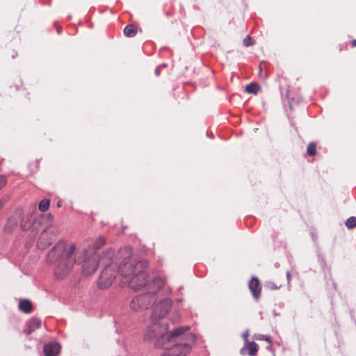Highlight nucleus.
Segmentation results:
<instances>
[{"label": "nucleus", "mask_w": 356, "mask_h": 356, "mask_svg": "<svg viewBox=\"0 0 356 356\" xmlns=\"http://www.w3.org/2000/svg\"><path fill=\"white\" fill-rule=\"evenodd\" d=\"M86 242L88 245L92 244L94 250H97L105 244L106 238L104 236H100L95 241L89 238L86 240Z\"/></svg>", "instance_id": "nucleus-14"}, {"label": "nucleus", "mask_w": 356, "mask_h": 356, "mask_svg": "<svg viewBox=\"0 0 356 356\" xmlns=\"http://www.w3.org/2000/svg\"><path fill=\"white\" fill-rule=\"evenodd\" d=\"M243 44L245 47H249L252 44V38L250 35H247L243 40Z\"/></svg>", "instance_id": "nucleus-23"}, {"label": "nucleus", "mask_w": 356, "mask_h": 356, "mask_svg": "<svg viewBox=\"0 0 356 356\" xmlns=\"http://www.w3.org/2000/svg\"><path fill=\"white\" fill-rule=\"evenodd\" d=\"M261 72H262V68H261V66L260 65L259 66V74L260 76H261Z\"/></svg>", "instance_id": "nucleus-28"}, {"label": "nucleus", "mask_w": 356, "mask_h": 356, "mask_svg": "<svg viewBox=\"0 0 356 356\" xmlns=\"http://www.w3.org/2000/svg\"><path fill=\"white\" fill-rule=\"evenodd\" d=\"M346 226L348 229H353L356 227V217L351 216L348 218L346 222Z\"/></svg>", "instance_id": "nucleus-21"}, {"label": "nucleus", "mask_w": 356, "mask_h": 356, "mask_svg": "<svg viewBox=\"0 0 356 356\" xmlns=\"http://www.w3.org/2000/svg\"><path fill=\"white\" fill-rule=\"evenodd\" d=\"M271 288H272L273 289H279V287H278V286H275V285H273V286H271Z\"/></svg>", "instance_id": "nucleus-30"}, {"label": "nucleus", "mask_w": 356, "mask_h": 356, "mask_svg": "<svg viewBox=\"0 0 356 356\" xmlns=\"http://www.w3.org/2000/svg\"><path fill=\"white\" fill-rule=\"evenodd\" d=\"M137 29L134 25H127L124 29V33L126 36L131 38L136 35Z\"/></svg>", "instance_id": "nucleus-17"}, {"label": "nucleus", "mask_w": 356, "mask_h": 356, "mask_svg": "<svg viewBox=\"0 0 356 356\" xmlns=\"http://www.w3.org/2000/svg\"><path fill=\"white\" fill-rule=\"evenodd\" d=\"M41 224V218L35 219L33 213H26L22 220L21 227L24 231L32 229L33 231H39V225Z\"/></svg>", "instance_id": "nucleus-9"}, {"label": "nucleus", "mask_w": 356, "mask_h": 356, "mask_svg": "<svg viewBox=\"0 0 356 356\" xmlns=\"http://www.w3.org/2000/svg\"><path fill=\"white\" fill-rule=\"evenodd\" d=\"M245 348L248 350V354L250 356H255L258 351V346L254 341L248 342L245 346Z\"/></svg>", "instance_id": "nucleus-16"}, {"label": "nucleus", "mask_w": 356, "mask_h": 356, "mask_svg": "<svg viewBox=\"0 0 356 356\" xmlns=\"http://www.w3.org/2000/svg\"><path fill=\"white\" fill-rule=\"evenodd\" d=\"M152 325L147 330L145 338L147 340L155 339V346L157 348L164 346V342H176L178 337L184 332L188 330V326L179 327L172 332L168 333V324L164 322L157 321L156 318H152Z\"/></svg>", "instance_id": "nucleus-4"}, {"label": "nucleus", "mask_w": 356, "mask_h": 356, "mask_svg": "<svg viewBox=\"0 0 356 356\" xmlns=\"http://www.w3.org/2000/svg\"><path fill=\"white\" fill-rule=\"evenodd\" d=\"M54 217L51 213L41 217V224L39 230H42L38 241V247L40 249H46L60 233L58 225L53 222Z\"/></svg>", "instance_id": "nucleus-5"}, {"label": "nucleus", "mask_w": 356, "mask_h": 356, "mask_svg": "<svg viewBox=\"0 0 356 356\" xmlns=\"http://www.w3.org/2000/svg\"><path fill=\"white\" fill-rule=\"evenodd\" d=\"M76 245L65 241L58 242L47 254V261L54 265V275L58 279L65 277L76 263L83 262V272L86 275L95 273L99 265L98 256L94 251L83 249L76 258Z\"/></svg>", "instance_id": "nucleus-1"}, {"label": "nucleus", "mask_w": 356, "mask_h": 356, "mask_svg": "<svg viewBox=\"0 0 356 356\" xmlns=\"http://www.w3.org/2000/svg\"><path fill=\"white\" fill-rule=\"evenodd\" d=\"M261 339H263V340L267 341L268 342H270L269 337H267V336H265V335H262L261 337Z\"/></svg>", "instance_id": "nucleus-25"}, {"label": "nucleus", "mask_w": 356, "mask_h": 356, "mask_svg": "<svg viewBox=\"0 0 356 356\" xmlns=\"http://www.w3.org/2000/svg\"><path fill=\"white\" fill-rule=\"evenodd\" d=\"M149 288L154 291L138 295L133 298L130 302V307L132 310L138 312L149 308L156 300L157 293L161 290L165 296H170L172 289L165 286V281L162 277H155L149 284Z\"/></svg>", "instance_id": "nucleus-3"}, {"label": "nucleus", "mask_w": 356, "mask_h": 356, "mask_svg": "<svg viewBox=\"0 0 356 356\" xmlns=\"http://www.w3.org/2000/svg\"><path fill=\"white\" fill-rule=\"evenodd\" d=\"M290 273L289 272L287 273V277H289Z\"/></svg>", "instance_id": "nucleus-32"}, {"label": "nucleus", "mask_w": 356, "mask_h": 356, "mask_svg": "<svg viewBox=\"0 0 356 356\" xmlns=\"http://www.w3.org/2000/svg\"><path fill=\"white\" fill-rule=\"evenodd\" d=\"M185 332L178 337L176 342L165 341L164 346L159 347L165 350L163 356H186L191 350V346L186 341V338L193 340L194 337L192 335L186 334Z\"/></svg>", "instance_id": "nucleus-6"}, {"label": "nucleus", "mask_w": 356, "mask_h": 356, "mask_svg": "<svg viewBox=\"0 0 356 356\" xmlns=\"http://www.w3.org/2000/svg\"><path fill=\"white\" fill-rule=\"evenodd\" d=\"M49 204L50 200L49 199H43L40 202L38 209L40 211L44 212L49 209Z\"/></svg>", "instance_id": "nucleus-19"}, {"label": "nucleus", "mask_w": 356, "mask_h": 356, "mask_svg": "<svg viewBox=\"0 0 356 356\" xmlns=\"http://www.w3.org/2000/svg\"><path fill=\"white\" fill-rule=\"evenodd\" d=\"M120 251L124 258L118 268L120 275L127 280L131 289L135 291L141 289L147 283V273L145 270L148 266V261L145 259H133L129 248H125Z\"/></svg>", "instance_id": "nucleus-2"}, {"label": "nucleus", "mask_w": 356, "mask_h": 356, "mask_svg": "<svg viewBox=\"0 0 356 356\" xmlns=\"http://www.w3.org/2000/svg\"><path fill=\"white\" fill-rule=\"evenodd\" d=\"M248 286L254 298L256 300H259L261 296V289L259 280L257 277H253L249 282Z\"/></svg>", "instance_id": "nucleus-10"}, {"label": "nucleus", "mask_w": 356, "mask_h": 356, "mask_svg": "<svg viewBox=\"0 0 356 356\" xmlns=\"http://www.w3.org/2000/svg\"><path fill=\"white\" fill-rule=\"evenodd\" d=\"M117 274V266L111 264L104 268L99 278L98 285L101 289H106L111 286Z\"/></svg>", "instance_id": "nucleus-7"}, {"label": "nucleus", "mask_w": 356, "mask_h": 356, "mask_svg": "<svg viewBox=\"0 0 356 356\" xmlns=\"http://www.w3.org/2000/svg\"><path fill=\"white\" fill-rule=\"evenodd\" d=\"M19 309L20 311L29 314L32 311L31 302L28 300H22L19 303Z\"/></svg>", "instance_id": "nucleus-15"}, {"label": "nucleus", "mask_w": 356, "mask_h": 356, "mask_svg": "<svg viewBox=\"0 0 356 356\" xmlns=\"http://www.w3.org/2000/svg\"><path fill=\"white\" fill-rule=\"evenodd\" d=\"M60 350V346L58 343H49L44 346L45 356H57Z\"/></svg>", "instance_id": "nucleus-11"}, {"label": "nucleus", "mask_w": 356, "mask_h": 356, "mask_svg": "<svg viewBox=\"0 0 356 356\" xmlns=\"http://www.w3.org/2000/svg\"><path fill=\"white\" fill-rule=\"evenodd\" d=\"M260 89V87L258 84L255 83H251L246 86L245 90L248 93L256 95Z\"/></svg>", "instance_id": "nucleus-18"}, {"label": "nucleus", "mask_w": 356, "mask_h": 356, "mask_svg": "<svg viewBox=\"0 0 356 356\" xmlns=\"http://www.w3.org/2000/svg\"><path fill=\"white\" fill-rule=\"evenodd\" d=\"M155 73H156V74L157 76H159V69H156V70H155Z\"/></svg>", "instance_id": "nucleus-29"}, {"label": "nucleus", "mask_w": 356, "mask_h": 356, "mask_svg": "<svg viewBox=\"0 0 356 356\" xmlns=\"http://www.w3.org/2000/svg\"><path fill=\"white\" fill-rule=\"evenodd\" d=\"M243 336H244V337H245V339H247V337H248V334H247V333H246V334H243Z\"/></svg>", "instance_id": "nucleus-31"}, {"label": "nucleus", "mask_w": 356, "mask_h": 356, "mask_svg": "<svg viewBox=\"0 0 356 356\" xmlns=\"http://www.w3.org/2000/svg\"><path fill=\"white\" fill-rule=\"evenodd\" d=\"M113 257L114 250L111 248H108L102 252V256L101 259H99L98 258V260L101 264L104 265L105 267H106L110 264H113V262H111V260L113 258Z\"/></svg>", "instance_id": "nucleus-12"}, {"label": "nucleus", "mask_w": 356, "mask_h": 356, "mask_svg": "<svg viewBox=\"0 0 356 356\" xmlns=\"http://www.w3.org/2000/svg\"><path fill=\"white\" fill-rule=\"evenodd\" d=\"M6 200H0V209L3 207Z\"/></svg>", "instance_id": "nucleus-26"}, {"label": "nucleus", "mask_w": 356, "mask_h": 356, "mask_svg": "<svg viewBox=\"0 0 356 356\" xmlns=\"http://www.w3.org/2000/svg\"><path fill=\"white\" fill-rule=\"evenodd\" d=\"M41 326V321L37 318H33L29 320L26 325L24 332L29 335L38 329Z\"/></svg>", "instance_id": "nucleus-13"}, {"label": "nucleus", "mask_w": 356, "mask_h": 356, "mask_svg": "<svg viewBox=\"0 0 356 356\" xmlns=\"http://www.w3.org/2000/svg\"><path fill=\"white\" fill-rule=\"evenodd\" d=\"M17 226V221L14 219L10 218L6 225V230L11 232V230Z\"/></svg>", "instance_id": "nucleus-22"}, {"label": "nucleus", "mask_w": 356, "mask_h": 356, "mask_svg": "<svg viewBox=\"0 0 356 356\" xmlns=\"http://www.w3.org/2000/svg\"><path fill=\"white\" fill-rule=\"evenodd\" d=\"M351 44H352V46L353 47H356V39L355 40H353L352 42H351Z\"/></svg>", "instance_id": "nucleus-27"}, {"label": "nucleus", "mask_w": 356, "mask_h": 356, "mask_svg": "<svg viewBox=\"0 0 356 356\" xmlns=\"http://www.w3.org/2000/svg\"><path fill=\"white\" fill-rule=\"evenodd\" d=\"M171 306L172 300L168 297L159 300L154 307L152 318H163L170 311Z\"/></svg>", "instance_id": "nucleus-8"}, {"label": "nucleus", "mask_w": 356, "mask_h": 356, "mask_svg": "<svg viewBox=\"0 0 356 356\" xmlns=\"http://www.w3.org/2000/svg\"><path fill=\"white\" fill-rule=\"evenodd\" d=\"M316 145L315 143L312 142L310 143L307 148V153L309 156H314L316 154Z\"/></svg>", "instance_id": "nucleus-20"}, {"label": "nucleus", "mask_w": 356, "mask_h": 356, "mask_svg": "<svg viewBox=\"0 0 356 356\" xmlns=\"http://www.w3.org/2000/svg\"><path fill=\"white\" fill-rule=\"evenodd\" d=\"M7 184V179L4 175H0V189L3 188Z\"/></svg>", "instance_id": "nucleus-24"}]
</instances>
